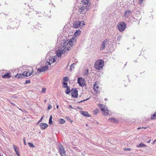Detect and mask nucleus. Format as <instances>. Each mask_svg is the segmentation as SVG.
Listing matches in <instances>:
<instances>
[{"label": "nucleus", "mask_w": 156, "mask_h": 156, "mask_svg": "<svg viewBox=\"0 0 156 156\" xmlns=\"http://www.w3.org/2000/svg\"><path fill=\"white\" fill-rule=\"evenodd\" d=\"M106 99H106V98H105V100H106Z\"/></svg>", "instance_id": "052dcab7"}, {"label": "nucleus", "mask_w": 156, "mask_h": 156, "mask_svg": "<svg viewBox=\"0 0 156 156\" xmlns=\"http://www.w3.org/2000/svg\"><path fill=\"white\" fill-rule=\"evenodd\" d=\"M106 41L105 40L102 43V45L101 46L100 49L101 50H103L105 48L106 46Z\"/></svg>", "instance_id": "ddd939ff"}, {"label": "nucleus", "mask_w": 156, "mask_h": 156, "mask_svg": "<svg viewBox=\"0 0 156 156\" xmlns=\"http://www.w3.org/2000/svg\"><path fill=\"white\" fill-rule=\"evenodd\" d=\"M99 106L100 107L101 110L104 113V115H107L108 114L109 111L107 107L101 104H99Z\"/></svg>", "instance_id": "20e7f679"}, {"label": "nucleus", "mask_w": 156, "mask_h": 156, "mask_svg": "<svg viewBox=\"0 0 156 156\" xmlns=\"http://www.w3.org/2000/svg\"><path fill=\"white\" fill-rule=\"evenodd\" d=\"M67 89L66 91V93L67 94H69L70 92L69 87H67Z\"/></svg>", "instance_id": "bb28decb"}, {"label": "nucleus", "mask_w": 156, "mask_h": 156, "mask_svg": "<svg viewBox=\"0 0 156 156\" xmlns=\"http://www.w3.org/2000/svg\"><path fill=\"white\" fill-rule=\"evenodd\" d=\"M58 149L61 156H66V151L64 148L61 144L58 145Z\"/></svg>", "instance_id": "423d86ee"}, {"label": "nucleus", "mask_w": 156, "mask_h": 156, "mask_svg": "<svg viewBox=\"0 0 156 156\" xmlns=\"http://www.w3.org/2000/svg\"><path fill=\"white\" fill-rule=\"evenodd\" d=\"M81 23H82V21H77L73 25V27L77 28L81 26Z\"/></svg>", "instance_id": "9b49d317"}, {"label": "nucleus", "mask_w": 156, "mask_h": 156, "mask_svg": "<svg viewBox=\"0 0 156 156\" xmlns=\"http://www.w3.org/2000/svg\"><path fill=\"white\" fill-rule=\"evenodd\" d=\"M156 141V139L154 140V142Z\"/></svg>", "instance_id": "bf43d9fd"}, {"label": "nucleus", "mask_w": 156, "mask_h": 156, "mask_svg": "<svg viewBox=\"0 0 156 156\" xmlns=\"http://www.w3.org/2000/svg\"><path fill=\"white\" fill-rule=\"evenodd\" d=\"M104 65V62L102 60L97 61L94 64L95 68L98 70H100L102 69Z\"/></svg>", "instance_id": "f03ea898"}, {"label": "nucleus", "mask_w": 156, "mask_h": 156, "mask_svg": "<svg viewBox=\"0 0 156 156\" xmlns=\"http://www.w3.org/2000/svg\"><path fill=\"white\" fill-rule=\"evenodd\" d=\"M94 114H97L98 113V110L97 109H95L94 110Z\"/></svg>", "instance_id": "f704fd0d"}, {"label": "nucleus", "mask_w": 156, "mask_h": 156, "mask_svg": "<svg viewBox=\"0 0 156 156\" xmlns=\"http://www.w3.org/2000/svg\"><path fill=\"white\" fill-rule=\"evenodd\" d=\"M89 0H82L81 1V4H83L84 5H87V6H89L88 5L89 4Z\"/></svg>", "instance_id": "2eb2a0df"}, {"label": "nucleus", "mask_w": 156, "mask_h": 156, "mask_svg": "<svg viewBox=\"0 0 156 156\" xmlns=\"http://www.w3.org/2000/svg\"><path fill=\"white\" fill-rule=\"evenodd\" d=\"M51 64V63L50 62V61H49V62L48 61L46 63V64L47 65H50Z\"/></svg>", "instance_id": "a18cd8bd"}, {"label": "nucleus", "mask_w": 156, "mask_h": 156, "mask_svg": "<svg viewBox=\"0 0 156 156\" xmlns=\"http://www.w3.org/2000/svg\"><path fill=\"white\" fill-rule=\"evenodd\" d=\"M121 36H119L118 37V38H117V40L118 41H119L121 39Z\"/></svg>", "instance_id": "a19ab883"}, {"label": "nucleus", "mask_w": 156, "mask_h": 156, "mask_svg": "<svg viewBox=\"0 0 156 156\" xmlns=\"http://www.w3.org/2000/svg\"><path fill=\"white\" fill-rule=\"evenodd\" d=\"M69 45L72 47L73 46V45L74 44V43H75L73 41H72V40H70L69 42Z\"/></svg>", "instance_id": "a878e982"}, {"label": "nucleus", "mask_w": 156, "mask_h": 156, "mask_svg": "<svg viewBox=\"0 0 156 156\" xmlns=\"http://www.w3.org/2000/svg\"><path fill=\"white\" fill-rule=\"evenodd\" d=\"M109 120L112 122H114V123H117L118 122V121L117 120L115 119L114 118H111L109 119Z\"/></svg>", "instance_id": "5701e85b"}, {"label": "nucleus", "mask_w": 156, "mask_h": 156, "mask_svg": "<svg viewBox=\"0 0 156 156\" xmlns=\"http://www.w3.org/2000/svg\"><path fill=\"white\" fill-rule=\"evenodd\" d=\"M132 13L131 11L129 10H126L124 13V16L126 18H128Z\"/></svg>", "instance_id": "9d476101"}, {"label": "nucleus", "mask_w": 156, "mask_h": 156, "mask_svg": "<svg viewBox=\"0 0 156 156\" xmlns=\"http://www.w3.org/2000/svg\"><path fill=\"white\" fill-rule=\"evenodd\" d=\"M81 114L85 116L86 117H89L90 116L87 112L83 111L81 112Z\"/></svg>", "instance_id": "6ab92c4d"}, {"label": "nucleus", "mask_w": 156, "mask_h": 156, "mask_svg": "<svg viewBox=\"0 0 156 156\" xmlns=\"http://www.w3.org/2000/svg\"><path fill=\"white\" fill-rule=\"evenodd\" d=\"M55 60H56L55 59V58H53V57H50L49 58V61L51 63H52L55 62Z\"/></svg>", "instance_id": "aec40b11"}, {"label": "nucleus", "mask_w": 156, "mask_h": 156, "mask_svg": "<svg viewBox=\"0 0 156 156\" xmlns=\"http://www.w3.org/2000/svg\"><path fill=\"white\" fill-rule=\"evenodd\" d=\"M89 7L88 6L83 5L82 4L79 7L78 13L80 14L84 13L86 11V9H88Z\"/></svg>", "instance_id": "39448f33"}, {"label": "nucleus", "mask_w": 156, "mask_h": 156, "mask_svg": "<svg viewBox=\"0 0 156 156\" xmlns=\"http://www.w3.org/2000/svg\"><path fill=\"white\" fill-rule=\"evenodd\" d=\"M93 89L94 91L97 93H98V90H100V88L99 86H96V83L94 84L93 86Z\"/></svg>", "instance_id": "4468645a"}, {"label": "nucleus", "mask_w": 156, "mask_h": 156, "mask_svg": "<svg viewBox=\"0 0 156 156\" xmlns=\"http://www.w3.org/2000/svg\"><path fill=\"white\" fill-rule=\"evenodd\" d=\"M52 117L51 115L50 116L49 120V124H51L52 123Z\"/></svg>", "instance_id": "c756f323"}, {"label": "nucleus", "mask_w": 156, "mask_h": 156, "mask_svg": "<svg viewBox=\"0 0 156 156\" xmlns=\"http://www.w3.org/2000/svg\"><path fill=\"white\" fill-rule=\"evenodd\" d=\"M44 101L45 102H46L47 101L46 100H45Z\"/></svg>", "instance_id": "13d9d810"}, {"label": "nucleus", "mask_w": 156, "mask_h": 156, "mask_svg": "<svg viewBox=\"0 0 156 156\" xmlns=\"http://www.w3.org/2000/svg\"><path fill=\"white\" fill-rule=\"evenodd\" d=\"M89 71L88 70H85L84 73V75H85L87 77H88Z\"/></svg>", "instance_id": "c85d7f7f"}, {"label": "nucleus", "mask_w": 156, "mask_h": 156, "mask_svg": "<svg viewBox=\"0 0 156 156\" xmlns=\"http://www.w3.org/2000/svg\"><path fill=\"white\" fill-rule=\"evenodd\" d=\"M146 127H142V129H146Z\"/></svg>", "instance_id": "864d4df0"}, {"label": "nucleus", "mask_w": 156, "mask_h": 156, "mask_svg": "<svg viewBox=\"0 0 156 156\" xmlns=\"http://www.w3.org/2000/svg\"><path fill=\"white\" fill-rule=\"evenodd\" d=\"M77 83L82 87H83L85 85L84 79L81 77L78 78Z\"/></svg>", "instance_id": "0eeeda50"}, {"label": "nucleus", "mask_w": 156, "mask_h": 156, "mask_svg": "<svg viewBox=\"0 0 156 156\" xmlns=\"http://www.w3.org/2000/svg\"><path fill=\"white\" fill-rule=\"evenodd\" d=\"M106 99H106V98H105V100H106Z\"/></svg>", "instance_id": "680f3d73"}, {"label": "nucleus", "mask_w": 156, "mask_h": 156, "mask_svg": "<svg viewBox=\"0 0 156 156\" xmlns=\"http://www.w3.org/2000/svg\"><path fill=\"white\" fill-rule=\"evenodd\" d=\"M30 80H27L26 81L25 83V84H27L28 83H30Z\"/></svg>", "instance_id": "37998d69"}, {"label": "nucleus", "mask_w": 156, "mask_h": 156, "mask_svg": "<svg viewBox=\"0 0 156 156\" xmlns=\"http://www.w3.org/2000/svg\"><path fill=\"white\" fill-rule=\"evenodd\" d=\"M142 129V128L141 127H139L137 128V129Z\"/></svg>", "instance_id": "6e6d98bb"}, {"label": "nucleus", "mask_w": 156, "mask_h": 156, "mask_svg": "<svg viewBox=\"0 0 156 156\" xmlns=\"http://www.w3.org/2000/svg\"><path fill=\"white\" fill-rule=\"evenodd\" d=\"M58 122L61 124H63L66 121L63 119H59Z\"/></svg>", "instance_id": "b1692460"}, {"label": "nucleus", "mask_w": 156, "mask_h": 156, "mask_svg": "<svg viewBox=\"0 0 156 156\" xmlns=\"http://www.w3.org/2000/svg\"><path fill=\"white\" fill-rule=\"evenodd\" d=\"M145 146V145L143 143H140L139 145L138 146V147H144Z\"/></svg>", "instance_id": "2f4dec72"}, {"label": "nucleus", "mask_w": 156, "mask_h": 156, "mask_svg": "<svg viewBox=\"0 0 156 156\" xmlns=\"http://www.w3.org/2000/svg\"><path fill=\"white\" fill-rule=\"evenodd\" d=\"M72 96L74 98H76L78 96V91L76 88L73 89L71 90Z\"/></svg>", "instance_id": "6e6552de"}, {"label": "nucleus", "mask_w": 156, "mask_h": 156, "mask_svg": "<svg viewBox=\"0 0 156 156\" xmlns=\"http://www.w3.org/2000/svg\"><path fill=\"white\" fill-rule=\"evenodd\" d=\"M81 33V31L80 30H76L74 34L75 36L76 37L78 36L79 35H80Z\"/></svg>", "instance_id": "a211bd4d"}, {"label": "nucleus", "mask_w": 156, "mask_h": 156, "mask_svg": "<svg viewBox=\"0 0 156 156\" xmlns=\"http://www.w3.org/2000/svg\"><path fill=\"white\" fill-rule=\"evenodd\" d=\"M18 77V78H23V76H25V75L23 74V73L22 74H17L15 77Z\"/></svg>", "instance_id": "4be33fe9"}, {"label": "nucleus", "mask_w": 156, "mask_h": 156, "mask_svg": "<svg viewBox=\"0 0 156 156\" xmlns=\"http://www.w3.org/2000/svg\"><path fill=\"white\" fill-rule=\"evenodd\" d=\"M9 102L12 105H13V106H15L16 105L14 103L11 102H10V101Z\"/></svg>", "instance_id": "de8ad7c7"}, {"label": "nucleus", "mask_w": 156, "mask_h": 156, "mask_svg": "<svg viewBox=\"0 0 156 156\" xmlns=\"http://www.w3.org/2000/svg\"><path fill=\"white\" fill-rule=\"evenodd\" d=\"M63 81H66L69 80V78L66 77L65 76L63 78Z\"/></svg>", "instance_id": "473e14b6"}, {"label": "nucleus", "mask_w": 156, "mask_h": 156, "mask_svg": "<svg viewBox=\"0 0 156 156\" xmlns=\"http://www.w3.org/2000/svg\"><path fill=\"white\" fill-rule=\"evenodd\" d=\"M37 25H38V24H37L36 25V26L35 27V28H36V29H37L38 30H39V29H40L41 28V27H39V26L38 27Z\"/></svg>", "instance_id": "4c0bfd02"}, {"label": "nucleus", "mask_w": 156, "mask_h": 156, "mask_svg": "<svg viewBox=\"0 0 156 156\" xmlns=\"http://www.w3.org/2000/svg\"><path fill=\"white\" fill-rule=\"evenodd\" d=\"M66 41H64V44H63V45H62V48H60L57 51L56 55L58 57H60L62 54H63L66 51L67 52L70 49V48L69 47H66V45L68 44Z\"/></svg>", "instance_id": "f257e3e1"}, {"label": "nucleus", "mask_w": 156, "mask_h": 156, "mask_svg": "<svg viewBox=\"0 0 156 156\" xmlns=\"http://www.w3.org/2000/svg\"><path fill=\"white\" fill-rule=\"evenodd\" d=\"M151 140H149V141H147V143H150V141H151Z\"/></svg>", "instance_id": "5fc2aeb1"}, {"label": "nucleus", "mask_w": 156, "mask_h": 156, "mask_svg": "<svg viewBox=\"0 0 156 156\" xmlns=\"http://www.w3.org/2000/svg\"><path fill=\"white\" fill-rule=\"evenodd\" d=\"M59 107V106L58 105H57V108H58Z\"/></svg>", "instance_id": "4d7b16f0"}, {"label": "nucleus", "mask_w": 156, "mask_h": 156, "mask_svg": "<svg viewBox=\"0 0 156 156\" xmlns=\"http://www.w3.org/2000/svg\"><path fill=\"white\" fill-rule=\"evenodd\" d=\"M11 77V75L9 73H8L6 74L2 75V77L4 78H9Z\"/></svg>", "instance_id": "f3484780"}, {"label": "nucleus", "mask_w": 156, "mask_h": 156, "mask_svg": "<svg viewBox=\"0 0 156 156\" xmlns=\"http://www.w3.org/2000/svg\"><path fill=\"white\" fill-rule=\"evenodd\" d=\"M51 108H52V106L50 104H48V110L50 109Z\"/></svg>", "instance_id": "c9c22d12"}, {"label": "nucleus", "mask_w": 156, "mask_h": 156, "mask_svg": "<svg viewBox=\"0 0 156 156\" xmlns=\"http://www.w3.org/2000/svg\"><path fill=\"white\" fill-rule=\"evenodd\" d=\"M69 107L71 108H73L71 105H69Z\"/></svg>", "instance_id": "603ef678"}, {"label": "nucleus", "mask_w": 156, "mask_h": 156, "mask_svg": "<svg viewBox=\"0 0 156 156\" xmlns=\"http://www.w3.org/2000/svg\"><path fill=\"white\" fill-rule=\"evenodd\" d=\"M63 87L66 88L68 87V86H67V83L66 81H63Z\"/></svg>", "instance_id": "cd10ccee"}, {"label": "nucleus", "mask_w": 156, "mask_h": 156, "mask_svg": "<svg viewBox=\"0 0 156 156\" xmlns=\"http://www.w3.org/2000/svg\"><path fill=\"white\" fill-rule=\"evenodd\" d=\"M76 65V63H74L72 64L70 67V70H72L74 68V65Z\"/></svg>", "instance_id": "393cba45"}, {"label": "nucleus", "mask_w": 156, "mask_h": 156, "mask_svg": "<svg viewBox=\"0 0 156 156\" xmlns=\"http://www.w3.org/2000/svg\"><path fill=\"white\" fill-rule=\"evenodd\" d=\"M40 126L42 129H44L48 127V125L46 123H41Z\"/></svg>", "instance_id": "f8f14e48"}, {"label": "nucleus", "mask_w": 156, "mask_h": 156, "mask_svg": "<svg viewBox=\"0 0 156 156\" xmlns=\"http://www.w3.org/2000/svg\"><path fill=\"white\" fill-rule=\"evenodd\" d=\"M82 25H85V24L84 23H81V26H82Z\"/></svg>", "instance_id": "8fccbe9b"}, {"label": "nucleus", "mask_w": 156, "mask_h": 156, "mask_svg": "<svg viewBox=\"0 0 156 156\" xmlns=\"http://www.w3.org/2000/svg\"><path fill=\"white\" fill-rule=\"evenodd\" d=\"M143 0H139L138 3L139 4H141V3L142 2Z\"/></svg>", "instance_id": "79ce46f5"}, {"label": "nucleus", "mask_w": 156, "mask_h": 156, "mask_svg": "<svg viewBox=\"0 0 156 156\" xmlns=\"http://www.w3.org/2000/svg\"><path fill=\"white\" fill-rule=\"evenodd\" d=\"M89 99V98H87V99H85V100H83V101H80V102H83V101H87V100H88Z\"/></svg>", "instance_id": "09e8293b"}, {"label": "nucleus", "mask_w": 156, "mask_h": 156, "mask_svg": "<svg viewBox=\"0 0 156 156\" xmlns=\"http://www.w3.org/2000/svg\"><path fill=\"white\" fill-rule=\"evenodd\" d=\"M28 144L30 147L34 148L35 147L34 145L32 143L29 142L28 143Z\"/></svg>", "instance_id": "7c9ffc66"}, {"label": "nucleus", "mask_w": 156, "mask_h": 156, "mask_svg": "<svg viewBox=\"0 0 156 156\" xmlns=\"http://www.w3.org/2000/svg\"><path fill=\"white\" fill-rule=\"evenodd\" d=\"M117 27L120 32L123 31L126 27V24L124 22H120L117 25Z\"/></svg>", "instance_id": "7ed1b4c3"}, {"label": "nucleus", "mask_w": 156, "mask_h": 156, "mask_svg": "<svg viewBox=\"0 0 156 156\" xmlns=\"http://www.w3.org/2000/svg\"><path fill=\"white\" fill-rule=\"evenodd\" d=\"M123 150L124 151H130L131 150V149L130 148H123Z\"/></svg>", "instance_id": "58836bf2"}, {"label": "nucleus", "mask_w": 156, "mask_h": 156, "mask_svg": "<svg viewBox=\"0 0 156 156\" xmlns=\"http://www.w3.org/2000/svg\"><path fill=\"white\" fill-rule=\"evenodd\" d=\"M14 149L16 153V154H17V155L18 156H19L20 154H19V153H18V151L16 150V149L14 147Z\"/></svg>", "instance_id": "e433bc0d"}, {"label": "nucleus", "mask_w": 156, "mask_h": 156, "mask_svg": "<svg viewBox=\"0 0 156 156\" xmlns=\"http://www.w3.org/2000/svg\"><path fill=\"white\" fill-rule=\"evenodd\" d=\"M44 117V116H43L41 117V119H40V120H39V121L38 122H41L42 121V119H43V117Z\"/></svg>", "instance_id": "c03bdc74"}, {"label": "nucleus", "mask_w": 156, "mask_h": 156, "mask_svg": "<svg viewBox=\"0 0 156 156\" xmlns=\"http://www.w3.org/2000/svg\"><path fill=\"white\" fill-rule=\"evenodd\" d=\"M7 29H10V27L8 26V27Z\"/></svg>", "instance_id": "3c124183"}, {"label": "nucleus", "mask_w": 156, "mask_h": 156, "mask_svg": "<svg viewBox=\"0 0 156 156\" xmlns=\"http://www.w3.org/2000/svg\"><path fill=\"white\" fill-rule=\"evenodd\" d=\"M70 40H72V41H73L74 42V43H75L76 41V39L75 37H73L72 38H71Z\"/></svg>", "instance_id": "72a5a7b5"}, {"label": "nucleus", "mask_w": 156, "mask_h": 156, "mask_svg": "<svg viewBox=\"0 0 156 156\" xmlns=\"http://www.w3.org/2000/svg\"><path fill=\"white\" fill-rule=\"evenodd\" d=\"M48 68V67L47 66H43L40 68L38 69V70L40 72H44L47 70Z\"/></svg>", "instance_id": "1a4fd4ad"}, {"label": "nucleus", "mask_w": 156, "mask_h": 156, "mask_svg": "<svg viewBox=\"0 0 156 156\" xmlns=\"http://www.w3.org/2000/svg\"><path fill=\"white\" fill-rule=\"evenodd\" d=\"M46 90V88H43L42 89V93H45Z\"/></svg>", "instance_id": "ea45409f"}, {"label": "nucleus", "mask_w": 156, "mask_h": 156, "mask_svg": "<svg viewBox=\"0 0 156 156\" xmlns=\"http://www.w3.org/2000/svg\"><path fill=\"white\" fill-rule=\"evenodd\" d=\"M23 142H24V144L25 145H26V143L25 141V138H23Z\"/></svg>", "instance_id": "49530a36"}, {"label": "nucleus", "mask_w": 156, "mask_h": 156, "mask_svg": "<svg viewBox=\"0 0 156 156\" xmlns=\"http://www.w3.org/2000/svg\"><path fill=\"white\" fill-rule=\"evenodd\" d=\"M32 74V72H23V74L25 75V76L27 77L29 76H30Z\"/></svg>", "instance_id": "dca6fc26"}, {"label": "nucleus", "mask_w": 156, "mask_h": 156, "mask_svg": "<svg viewBox=\"0 0 156 156\" xmlns=\"http://www.w3.org/2000/svg\"><path fill=\"white\" fill-rule=\"evenodd\" d=\"M151 119L152 120L156 119V112H154V114L151 115Z\"/></svg>", "instance_id": "412c9836"}]
</instances>
